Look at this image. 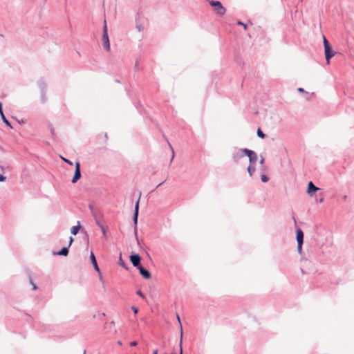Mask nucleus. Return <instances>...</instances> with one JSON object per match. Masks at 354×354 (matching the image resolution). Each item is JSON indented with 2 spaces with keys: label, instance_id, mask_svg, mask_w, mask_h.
I'll use <instances>...</instances> for the list:
<instances>
[{
  "label": "nucleus",
  "instance_id": "f257e3e1",
  "mask_svg": "<svg viewBox=\"0 0 354 354\" xmlns=\"http://www.w3.org/2000/svg\"><path fill=\"white\" fill-rule=\"evenodd\" d=\"M102 45L104 49L106 51L110 50V42H109V38L108 35V28H107V24L106 21H104V25H103V32H102Z\"/></svg>",
  "mask_w": 354,
  "mask_h": 354
},
{
  "label": "nucleus",
  "instance_id": "f03ea898",
  "mask_svg": "<svg viewBox=\"0 0 354 354\" xmlns=\"http://www.w3.org/2000/svg\"><path fill=\"white\" fill-rule=\"evenodd\" d=\"M209 3L211 6L214 8V11L217 13L218 16L223 17L225 15L226 9L220 1L212 0L209 1Z\"/></svg>",
  "mask_w": 354,
  "mask_h": 354
},
{
  "label": "nucleus",
  "instance_id": "7ed1b4c3",
  "mask_svg": "<svg viewBox=\"0 0 354 354\" xmlns=\"http://www.w3.org/2000/svg\"><path fill=\"white\" fill-rule=\"evenodd\" d=\"M248 149H234L232 153V159L234 162H239V160L244 156H246L245 151Z\"/></svg>",
  "mask_w": 354,
  "mask_h": 354
},
{
  "label": "nucleus",
  "instance_id": "20e7f679",
  "mask_svg": "<svg viewBox=\"0 0 354 354\" xmlns=\"http://www.w3.org/2000/svg\"><path fill=\"white\" fill-rule=\"evenodd\" d=\"M139 201H140V198H138V200L136 203V205H135V212H134L133 216V223H134V225H135L134 234H135V236H136V240H137V242H138V244H139V239H138V238L137 236L136 225H137V223H138V211H139Z\"/></svg>",
  "mask_w": 354,
  "mask_h": 354
},
{
  "label": "nucleus",
  "instance_id": "39448f33",
  "mask_svg": "<svg viewBox=\"0 0 354 354\" xmlns=\"http://www.w3.org/2000/svg\"><path fill=\"white\" fill-rule=\"evenodd\" d=\"M245 152L246 156H248L249 158V164L256 165V162L258 160V156L257 153L250 149H248Z\"/></svg>",
  "mask_w": 354,
  "mask_h": 354
},
{
  "label": "nucleus",
  "instance_id": "423d86ee",
  "mask_svg": "<svg viewBox=\"0 0 354 354\" xmlns=\"http://www.w3.org/2000/svg\"><path fill=\"white\" fill-rule=\"evenodd\" d=\"M324 53H325V57L327 61V63H329V60L330 58H332L335 55V51L332 49L330 46L326 45V47L324 48Z\"/></svg>",
  "mask_w": 354,
  "mask_h": 354
},
{
  "label": "nucleus",
  "instance_id": "0eeeda50",
  "mask_svg": "<svg viewBox=\"0 0 354 354\" xmlns=\"http://www.w3.org/2000/svg\"><path fill=\"white\" fill-rule=\"evenodd\" d=\"M81 177V172H80V164L79 162H75V171L73 176V178L72 179V183H75Z\"/></svg>",
  "mask_w": 354,
  "mask_h": 354
},
{
  "label": "nucleus",
  "instance_id": "6e6552de",
  "mask_svg": "<svg viewBox=\"0 0 354 354\" xmlns=\"http://www.w3.org/2000/svg\"><path fill=\"white\" fill-rule=\"evenodd\" d=\"M130 260H131L132 265L134 267H136L138 268L139 266H140L141 258L139 254H134L131 255Z\"/></svg>",
  "mask_w": 354,
  "mask_h": 354
},
{
  "label": "nucleus",
  "instance_id": "1a4fd4ad",
  "mask_svg": "<svg viewBox=\"0 0 354 354\" xmlns=\"http://www.w3.org/2000/svg\"><path fill=\"white\" fill-rule=\"evenodd\" d=\"M140 274L145 279H148L151 277V274L149 270L143 268L142 266L138 268Z\"/></svg>",
  "mask_w": 354,
  "mask_h": 354
},
{
  "label": "nucleus",
  "instance_id": "9d476101",
  "mask_svg": "<svg viewBox=\"0 0 354 354\" xmlns=\"http://www.w3.org/2000/svg\"><path fill=\"white\" fill-rule=\"evenodd\" d=\"M319 188L316 187L313 182H309L308 183V189H307V193L309 194V195H312L314 192H315L316 191L319 190Z\"/></svg>",
  "mask_w": 354,
  "mask_h": 354
},
{
  "label": "nucleus",
  "instance_id": "9b49d317",
  "mask_svg": "<svg viewBox=\"0 0 354 354\" xmlns=\"http://www.w3.org/2000/svg\"><path fill=\"white\" fill-rule=\"evenodd\" d=\"M90 259H91V262L94 269L97 272H100V270L99 266L97 265V261H96V258H95V255H94L93 252H91Z\"/></svg>",
  "mask_w": 354,
  "mask_h": 354
},
{
  "label": "nucleus",
  "instance_id": "f8f14e48",
  "mask_svg": "<svg viewBox=\"0 0 354 354\" xmlns=\"http://www.w3.org/2000/svg\"><path fill=\"white\" fill-rule=\"evenodd\" d=\"M0 115H1V117L3 121V122L8 126L10 128H12V127L11 126V124L10 122L6 119V115H4L3 112V109H2V104L0 102Z\"/></svg>",
  "mask_w": 354,
  "mask_h": 354
},
{
  "label": "nucleus",
  "instance_id": "ddd939ff",
  "mask_svg": "<svg viewBox=\"0 0 354 354\" xmlns=\"http://www.w3.org/2000/svg\"><path fill=\"white\" fill-rule=\"evenodd\" d=\"M296 239L297 243H304V233L301 230L297 229L296 232Z\"/></svg>",
  "mask_w": 354,
  "mask_h": 354
},
{
  "label": "nucleus",
  "instance_id": "4468645a",
  "mask_svg": "<svg viewBox=\"0 0 354 354\" xmlns=\"http://www.w3.org/2000/svg\"><path fill=\"white\" fill-rule=\"evenodd\" d=\"M178 320L179 323H180V317L178 315H177ZM180 324V342H179V347H180V354H183V347H182V342H183V328L181 324Z\"/></svg>",
  "mask_w": 354,
  "mask_h": 354
},
{
  "label": "nucleus",
  "instance_id": "2eb2a0df",
  "mask_svg": "<svg viewBox=\"0 0 354 354\" xmlns=\"http://www.w3.org/2000/svg\"><path fill=\"white\" fill-rule=\"evenodd\" d=\"M247 171L250 176H252L256 171V165L249 164L247 168Z\"/></svg>",
  "mask_w": 354,
  "mask_h": 354
},
{
  "label": "nucleus",
  "instance_id": "dca6fc26",
  "mask_svg": "<svg viewBox=\"0 0 354 354\" xmlns=\"http://www.w3.org/2000/svg\"><path fill=\"white\" fill-rule=\"evenodd\" d=\"M80 227H81L80 223V221H77V225H75V226H73V227L71 228V233L73 235H76V234L78 233V232H79V230H80Z\"/></svg>",
  "mask_w": 354,
  "mask_h": 354
},
{
  "label": "nucleus",
  "instance_id": "f3484780",
  "mask_svg": "<svg viewBox=\"0 0 354 354\" xmlns=\"http://www.w3.org/2000/svg\"><path fill=\"white\" fill-rule=\"evenodd\" d=\"M68 254V247H64L61 250H59L57 254L60 256H67Z\"/></svg>",
  "mask_w": 354,
  "mask_h": 354
},
{
  "label": "nucleus",
  "instance_id": "a211bd4d",
  "mask_svg": "<svg viewBox=\"0 0 354 354\" xmlns=\"http://www.w3.org/2000/svg\"><path fill=\"white\" fill-rule=\"evenodd\" d=\"M48 128L52 136L55 137L56 134H55V129L53 125L51 123H49L48 124Z\"/></svg>",
  "mask_w": 354,
  "mask_h": 354
},
{
  "label": "nucleus",
  "instance_id": "6ab92c4d",
  "mask_svg": "<svg viewBox=\"0 0 354 354\" xmlns=\"http://www.w3.org/2000/svg\"><path fill=\"white\" fill-rule=\"evenodd\" d=\"M136 28L138 32H142L145 30V26L142 23L137 22Z\"/></svg>",
  "mask_w": 354,
  "mask_h": 354
},
{
  "label": "nucleus",
  "instance_id": "aec40b11",
  "mask_svg": "<svg viewBox=\"0 0 354 354\" xmlns=\"http://www.w3.org/2000/svg\"><path fill=\"white\" fill-rule=\"evenodd\" d=\"M257 136L261 138H264L266 137V135L263 133V132L261 130V129H258L257 130Z\"/></svg>",
  "mask_w": 354,
  "mask_h": 354
},
{
  "label": "nucleus",
  "instance_id": "412c9836",
  "mask_svg": "<svg viewBox=\"0 0 354 354\" xmlns=\"http://www.w3.org/2000/svg\"><path fill=\"white\" fill-rule=\"evenodd\" d=\"M261 180L263 183H266L269 180V178L266 174H262L261 176Z\"/></svg>",
  "mask_w": 354,
  "mask_h": 354
},
{
  "label": "nucleus",
  "instance_id": "4be33fe9",
  "mask_svg": "<svg viewBox=\"0 0 354 354\" xmlns=\"http://www.w3.org/2000/svg\"><path fill=\"white\" fill-rule=\"evenodd\" d=\"M304 243H297V251L299 254H301L302 252V245Z\"/></svg>",
  "mask_w": 354,
  "mask_h": 354
},
{
  "label": "nucleus",
  "instance_id": "5701e85b",
  "mask_svg": "<svg viewBox=\"0 0 354 354\" xmlns=\"http://www.w3.org/2000/svg\"><path fill=\"white\" fill-rule=\"evenodd\" d=\"M40 87H41V95H42V98L44 99V94H45V91H44V84L42 83L40 84Z\"/></svg>",
  "mask_w": 354,
  "mask_h": 354
},
{
  "label": "nucleus",
  "instance_id": "b1692460",
  "mask_svg": "<svg viewBox=\"0 0 354 354\" xmlns=\"http://www.w3.org/2000/svg\"><path fill=\"white\" fill-rule=\"evenodd\" d=\"M61 158H62V160H63L66 163L68 164L69 165H73V162H72L71 160H68V159H66V158H64V157H62V156H61Z\"/></svg>",
  "mask_w": 354,
  "mask_h": 354
},
{
  "label": "nucleus",
  "instance_id": "393cba45",
  "mask_svg": "<svg viewBox=\"0 0 354 354\" xmlns=\"http://www.w3.org/2000/svg\"><path fill=\"white\" fill-rule=\"evenodd\" d=\"M323 42H324V48L326 47V45L327 44L328 46H330L328 40L326 39V37L324 36H323Z\"/></svg>",
  "mask_w": 354,
  "mask_h": 354
},
{
  "label": "nucleus",
  "instance_id": "a878e982",
  "mask_svg": "<svg viewBox=\"0 0 354 354\" xmlns=\"http://www.w3.org/2000/svg\"><path fill=\"white\" fill-rule=\"evenodd\" d=\"M136 294H137L138 295H139L140 297H141L142 298H145V295H143V293L142 292V291H141V290H138V291L136 292Z\"/></svg>",
  "mask_w": 354,
  "mask_h": 354
},
{
  "label": "nucleus",
  "instance_id": "bb28decb",
  "mask_svg": "<svg viewBox=\"0 0 354 354\" xmlns=\"http://www.w3.org/2000/svg\"><path fill=\"white\" fill-rule=\"evenodd\" d=\"M131 309H132V310L133 311V313H134L135 314H137V313H138V308L137 307H136V306H132V307H131Z\"/></svg>",
  "mask_w": 354,
  "mask_h": 354
},
{
  "label": "nucleus",
  "instance_id": "cd10ccee",
  "mask_svg": "<svg viewBox=\"0 0 354 354\" xmlns=\"http://www.w3.org/2000/svg\"><path fill=\"white\" fill-rule=\"evenodd\" d=\"M6 176H4L2 174H0V182H3L6 180Z\"/></svg>",
  "mask_w": 354,
  "mask_h": 354
},
{
  "label": "nucleus",
  "instance_id": "c85d7f7f",
  "mask_svg": "<svg viewBox=\"0 0 354 354\" xmlns=\"http://www.w3.org/2000/svg\"><path fill=\"white\" fill-rule=\"evenodd\" d=\"M237 24H238L239 25H241V26H243L244 27V29H246V28H247V25H246V24H243V22H241V21H239L237 22Z\"/></svg>",
  "mask_w": 354,
  "mask_h": 354
},
{
  "label": "nucleus",
  "instance_id": "c756f323",
  "mask_svg": "<svg viewBox=\"0 0 354 354\" xmlns=\"http://www.w3.org/2000/svg\"><path fill=\"white\" fill-rule=\"evenodd\" d=\"M264 162H265V158H264L262 156H261V158H260V160H259V163H260L261 165H263Z\"/></svg>",
  "mask_w": 354,
  "mask_h": 354
},
{
  "label": "nucleus",
  "instance_id": "7c9ffc66",
  "mask_svg": "<svg viewBox=\"0 0 354 354\" xmlns=\"http://www.w3.org/2000/svg\"><path fill=\"white\" fill-rule=\"evenodd\" d=\"M30 283H31V284H32V289H33V290H37V286L33 283V281H32V280H30Z\"/></svg>",
  "mask_w": 354,
  "mask_h": 354
},
{
  "label": "nucleus",
  "instance_id": "2f4dec72",
  "mask_svg": "<svg viewBox=\"0 0 354 354\" xmlns=\"http://www.w3.org/2000/svg\"><path fill=\"white\" fill-rule=\"evenodd\" d=\"M101 230H102V232L103 235L105 236L106 235V230L104 227V226H101Z\"/></svg>",
  "mask_w": 354,
  "mask_h": 354
},
{
  "label": "nucleus",
  "instance_id": "473e14b6",
  "mask_svg": "<svg viewBox=\"0 0 354 354\" xmlns=\"http://www.w3.org/2000/svg\"><path fill=\"white\" fill-rule=\"evenodd\" d=\"M137 344H138V343L136 341H133L130 343V346H136Z\"/></svg>",
  "mask_w": 354,
  "mask_h": 354
},
{
  "label": "nucleus",
  "instance_id": "72a5a7b5",
  "mask_svg": "<svg viewBox=\"0 0 354 354\" xmlns=\"http://www.w3.org/2000/svg\"><path fill=\"white\" fill-rule=\"evenodd\" d=\"M73 241V237H72V236H71V237L69 238V244H68V247L72 244Z\"/></svg>",
  "mask_w": 354,
  "mask_h": 354
},
{
  "label": "nucleus",
  "instance_id": "f704fd0d",
  "mask_svg": "<svg viewBox=\"0 0 354 354\" xmlns=\"http://www.w3.org/2000/svg\"><path fill=\"white\" fill-rule=\"evenodd\" d=\"M297 91L299 92H300V93H304L305 92V91H304V89L303 88H298Z\"/></svg>",
  "mask_w": 354,
  "mask_h": 354
},
{
  "label": "nucleus",
  "instance_id": "c9c22d12",
  "mask_svg": "<svg viewBox=\"0 0 354 354\" xmlns=\"http://www.w3.org/2000/svg\"><path fill=\"white\" fill-rule=\"evenodd\" d=\"M153 354H158V351L157 350H154L153 352Z\"/></svg>",
  "mask_w": 354,
  "mask_h": 354
},
{
  "label": "nucleus",
  "instance_id": "e433bc0d",
  "mask_svg": "<svg viewBox=\"0 0 354 354\" xmlns=\"http://www.w3.org/2000/svg\"><path fill=\"white\" fill-rule=\"evenodd\" d=\"M97 224L101 227V226H102L99 221H97Z\"/></svg>",
  "mask_w": 354,
  "mask_h": 354
},
{
  "label": "nucleus",
  "instance_id": "4c0bfd02",
  "mask_svg": "<svg viewBox=\"0 0 354 354\" xmlns=\"http://www.w3.org/2000/svg\"><path fill=\"white\" fill-rule=\"evenodd\" d=\"M118 345H122V342H121V341H118Z\"/></svg>",
  "mask_w": 354,
  "mask_h": 354
},
{
  "label": "nucleus",
  "instance_id": "58836bf2",
  "mask_svg": "<svg viewBox=\"0 0 354 354\" xmlns=\"http://www.w3.org/2000/svg\"><path fill=\"white\" fill-rule=\"evenodd\" d=\"M323 201V198H319V202L322 203Z\"/></svg>",
  "mask_w": 354,
  "mask_h": 354
},
{
  "label": "nucleus",
  "instance_id": "ea45409f",
  "mask_svg": "<svg viewBox=\"0 0 354 354\" xmlns=\"http://www.w3.org/2000/svg\"><path fill=\"white\" fill-rule=\"evenodd\" d=\"M261 169L262 171H265V167H262L261 168Z\"/></svg>",
  "mask_w": 354,
  "mask_h": 354
},
{
  "label": "nucleus",
  "instance_id": "a19ab883",
  "mask_svg": "<svg viewBox=\"0 0 354 354\" xmlns=\"http://www.w3.org/2000/svg\"><path fill=\"white\" fill-rule=\"evenodd\" d=\"M174 157V155L173 154V155H172V158H171V160H173Z\"/></svg>",
  "mask_w": 354,
  "mask_h": 354
},
{
  "label": "nucleus",
  "instance_id": "79ce46f5",
  "mask_svg": "<svg viewBox=\"0 0 354 354\" xmlns=\"http://www.w3.org/2000/svg\"><path fill=\"white\" fill-rule=\"evenodd\" d=\"M162 184V183H159V185H158V187L160 186Z\"/></svg>",
  "mask_w": 354,
  "mask_h": 354
},
{
  "label": "nucleus",
  "instance_id": "37998d69",
  "mask_svg": "<svg viewBox=\"0 0 354 354\" xmlns=\"http://www.w3.org/2000/svg\"><path fill=\"white\" fill-rule=\"evenodd\" d=\"M84 354H85V353Z\"/></svg>",
  "mask_w": 354,
  "mask_h": 354
}]
</instances>
